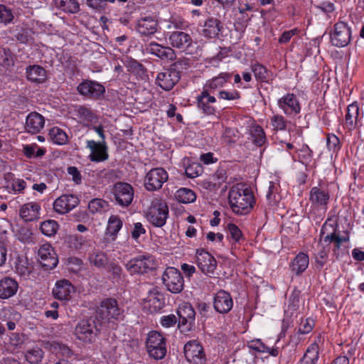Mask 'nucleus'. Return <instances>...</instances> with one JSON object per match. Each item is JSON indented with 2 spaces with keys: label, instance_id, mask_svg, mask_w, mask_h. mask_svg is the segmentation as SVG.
Wrapping results in <instances>:
<instances>
[{
  "label": "nucleus",
  "instance_id": "obj_57",
  "mask_svg": "<svg viewBox=\"0 0 364 364\" xmlns=\"http://www.w3.org/2000/svg\"><path fill=\"white\" fill-rule=\"evenodd\" d=\"M129 70L135 75H139L141 78H144L146 75V69L144 65L135 60L130 63Z\"/></svg>",
  "mask_w": 364,
  "mask_h": 364
},
{
  "label": "nucleus",
  "instance_id": "obj_12",
  "mask_svg": "<svg viewBox=\"0 0 364 364\" xmlns=\"http://www.w3.org/2000/svg\"><path fill=\"white\" fill-rule=\"evenodd\" d=\"M196 264L200 270L205 275L211 277L217 267L214 257L204 250L196 251Z\"/></svg>",
  "mask_w": 364,
  "mask_h": 364
},
{
  "label": "nucleus",
  "instance_id": "obj_37",
  "mask_svg": "<svg viewBox=\"0 0 364 364\" xmlns=\"http://www.w3.org/2000/svg\"><path fill=\"white\" fill-rule=\"evenodd\" d=\"M55 6L65 13L76 14L80 11V6L75 0H55Z\"/></svg>",
  "mask_w": 364,
  "mask_h": 364
},
{
  "label": "nucleus",
  "instance_id": "obj_53",
  "mask_svg": "<svg viewBox=\"0 0 364 364\" xmlns=\"http://www.w3.org/2000/svg\"><path fill=\"white\" fill-rule=\"evenodd\" d=\"M202 171V166L198 163H193L188 165L185 170L186 176L191 178L198 177Z\"/></svg>",
  "mask_w": 364,
  "mask_h": 364
},
{
  "label": "nucleus",
  "instance_id": "obj_61",
  "mask_svg": "<svg viewBox=\"0 0 364 364\" xmlns=\"http://www.w3.org/2000/svg\"><path fill=\"white\" fill-rule=\"evenodd\" d=\"M240 93L236 90L226 91L222 90L219 92V97L226 100H235L240 98Z\"/></svg>",
  "mask_w": 364,
  "mask_h": 364
},
{
  "label": "nucleus",
  "instance_id": "obj_27",
  "mask_svg": "<svg viewBox=\"0 0 364 364\" xmlns=\"http://www.w3.org/2000/svg\"><path fill=\"white\" fill-rule=\"evenodd\" d=\"M74 291V286L67 279L58 281L53 289L54 297L59 300H68L70 297V294Z\"/></svg>",
  "mask_w": 364,
  "mask_h": 364
},
{
  "label": "nucleus",
  "instance_id": "obj_5",
  "mask_svg": "<svg viewBox=\"0 0 364 364\" xmlns=\"http://www.w3.org/2000/svg\"><path fill=\"white\" fill-rule=\"evenodd\" d=\"M99 329L92 318L81 320L76 326L75 334L76 337L85 342L92 343L95 341Z\"/></svg>",
  "mask_w": 364,
  "mask_h": 364
},
{
  "label": "nucleus",
  "instance_id": "obj_9",
  "mask_svg": "<svg viewBox=\"0 0 364 364\" xmlns=\"http://www.w3.org/2000/svg\"><path fill=\"white\" fill-rule=\"evenodd\" d=\"M178 328L182 332H188L195 326L196 312L190 304H184L178 309Z\"/></svg>",
  "mask_w": 364,
  "mask_h": 364
},
{
  "label": "nucleus",
  "instance_id": "obj_42",
  "mask_svg": "<svg viewBox=\"0 0 364 364\" xmlns=\"http://www.w3.org/2000/svg\"><path fill=\"white\" fill-rule=\"evenodd\" d=\"M108 203L101 198H94L89 202L88 209L92 213H102L108 210Z\"/></svg>",
  "mask_w": 364,
  "mask_h": 364
},
{
  "label": "nucleus",
  "instance_id": "obj_50",
  "mask_svg": "<svg viewBox=\"0 0 364 364\" xmlns=\"http://www.w3.org/2000/svg\"><path fill=\"white\" fill-rule=\"evenodd\" d=\"M45 152L44 149L38 148L36 144L23 146V153L28 158L41 156L45 154Z\"/></svg>",
  "mask_w": 364,
  "mask_h": 364
},
{
  "label": "nucleus",
  "instance_id": "obj_51",
  "mask_svg": "<svg viewBox=\"0 0 364 364\" xmlns=\"http://www.w3.org/2000/svg\"><path fill=\"white\" fill-rule=\"evenodd\" d=\"M359 109L357 105L351 104L347 108L346 114V122L347 124L352 126L358 116Z\"/></svg>",
  "mask_w": 364,
  "mask_h": 364
},
{
  "label": "nucleus",
  "instance_id": "obj_39",
  "mask_svg": "<svg viewBox=\"0 0 364 364\" xmlns=\"http://www.w3.org/2000/svg\"><path fill=\"white\" fill-rule=\"evenodd\" d=\"M50 140L55 144L64 145L68 141V136L63 129L54 127L49 131Z\"/></svg>",
  "mask_w": 364,
  "mask_h": 364
},
{
  "label": "nucleus",
  "instance_id": "obj_59",
  "mask_svg": "<svg viewBox=\"0 0 364 364\" xmlns=\"http://www.w3.org/2000/svg\"><path fill=\"white\" fill-rule=\"evenodd\" d=\"M328 257V252L321 247L316 255V267L321 269L326 264Z\"/></svg>",
  "mask_w": 364,
  "mask_h": 364
},
{
  "label": "nucleus",
  "instance_id": "obj_26",
  "mask_svg": "<svg viewBox=\"0 0 364 364\" xmlns=\"http://www.w3.org/2000/svg\"><path fill=\"white\" fill-rule=\"evenodd\" d=\"M44 117L39 113L33 112L26 117L25 129L28 133L37 134L44 127Z\"/></svg>",
  "mask_w": 364,
  "mask_h": 364
},
{
  "label": "nucleus",
  "instance_id": "obj_46",
  "mask_svg": "<svg viewBox=\"0 0 364 364\" xmlns=\"http://www.w3.org/2000/svg\"><path fill=\"white\" fill-rule=\"evenodd\" d=\"M40 229L43 235L51 237L57 232L58 224L53 220H46L41 224Z\"/></svg>",
  "mask_w": 364,
  "mask_h": 364
},
{
  "label": "nucleus",
  "instance_id": "obj_45",
  "mask_svg": "<svg viewBox=\"0 0 364 364\" xmlns=\"http://www.w3.org/2000/svg\"><path fill=\"white\" fill-rule=\"evenodd\" d=\"M252 71L253 72L256 79L263 82L268 81L272 74L267 68L261 64H255L252 66Z\"/></svg>",
  "mask_w": 364,
  "mask_h": 364
},
{
  "label": "nucleus",
  "instance_id": "obj_25",
  "mask_svg": "<svg viewBox=\"0 0 364 364\" xmlns=\"http://www.w3.org/2000/svg\"><path fill=\"white\" fill-rule=\"evenodd\" d=\"M18 289L16 280L10 277H4L0 280V299H8L14 296Z\"/></svg>",
  "mask_w": 364,
  "mask_h": 364
},
{
  "label": "nucleus",
  "instance_id": "obj_22",
  "mask_svg": "<svg viewBox=\"0 0 364 364\" xmlns=\"http://www.w3.org/2000/svg\"><path fill=\"white\" fill-rule=\"evenodd\" d=\"M146 50L163 60H173L176 58L175 52L171 48L163 46L155 42L147 44Z\"/></svg>",
  "mask_w": 364,
  "mask_h": 364
},
{
  "label": "nucleus",
  "instance_id": "obj_33",
  "mask_svg": "<svg viewBox=\"0 0 364 364\" xmlns=\"http://www.w3.org/2000/svg\"><path fill=\"white\" fill-rule=\"evenodd\" d=\"M319 355V347L316 343H311L299 360V364H316Z\"/></svg>",
  "mask_w": 364,
  "mask_h": 364
},
{
  "label": "nucleus",
  "instance_id": "obj_62",
  "mask_svg": "<svg viewBox=\"0 0 364 364\" xmlns=\"http://www.w3.org/2000/svg\"><path fill=\"white\" fill-rule=\"evenodd\" d=\"M248 346L256 351L264 353L268 351L267 346L263 343L259 339L251 341Z\"/></svg>",
  "mask_w": 364,
  "mask_h": 364
},
{
  "label": "nucleus",
  "instance_id": "obj_44",
  "mask_svg": "<svg viewBox=\"0 0 364 364\" xmlns=\"http://www.w3.org/2000/svg\"><path fill=\"white\" fill-rule=\"evenodd\" d=\"M14 18V12L11 8L0 4V24L7 26L13 23Z\"/></svg>",
  "mask_w": 364,
  "mask_h": 364
},
{
  "label": "nucleus",
  "instance_id": "obj_34",
  "mask_svg": "<svg viewBox=\"0 0 364 364\" xmlns=\"http://www.w3.org/2000/svg\"><path fill=\"white\" fill-rule=\"evenodd\" d=\"M146 301L149 304V308L153 309L154 311H159L164 304L163 295L156 289L149 292Z\"/></svg>",
  "mask_w": 364,
  "mask_h": 364
},
{
  "label": "nucleus",
  "instance_id": "obj_48",
  "mask_svg": "<svg viewBox=\"0 0 364 364\" xmlns=\"http://www.w3.org/2000/svg\"><path fill=\"white\" fill-rule=\"evenodd\" d=\"M299 161L304 165L309 164L312 159V151L310 148L304 144L297 150Z\"/></svg>",
  "mask_w": 364,
  "mask_h": 364
},
{
  "label": "nucleus",
  "instance_id": "obj_32",
  "mask_svg": "<svg viewBox=\"0 0 364 364\" xmlns=\"http://www.w3.org/2000/svg\"><path fill=\"white\" fill-rule=\"evenodd\" d=\"M157 21L151 16L141 18L137 22V31L144 36L154 34L157 30Z\"/></svg>",
  "mask_w": 364,
  "mask_h": 364
},
{
  "label": "nucleus",
  "instance_id": "obj_3",
  "mask_svg": "<svg viewBox=\"0 0 364 364\" xmlns=\"http://www.w3.org/2000/svg\"><path fill=\"white\" fill-rule=\"evenodd\" d=\"M148 355L154 360L163 359L167 352L166 338L159 332L150 331L146 340Z\"/></svg>",
  "mask_w": 364,
  "mask_h": 364
},
{
  "label": "nucleus",
  "instance_id": "obj_6",
  "mask_svg": "<svg viewBox=\"0 0 364 364\" xmlns=\"http://www.w3.org/2000/svg\"><path fill=\"white\" fill-rule=\"evenodd\" d=\"M162 280L167 290L173 294L180 293L183 289V278L175 267H167L162 275Z\"/></svg>",
  "mask_w": 364,
  "mask_h": 364
},
{
  "label": "nucleus",
  "instance_id": "obj_41",
  "mask_svg": "<svg viewBox=\"0 0 364 364\" xmlns=\"http://www.w3.org/2000/svg\"><path fill=\"white\" fill-rule=\"evenodd\" d=\"M89 261L92 265L97 268H102L107 264L108 258L104 252L95 250L89 255Z\"/></svg>",
  "mask_w": 364,
  "mask_h": 364
},
{
  "label": "nucleus",
  "instance_id": "obj_2",
  "mask_svg": "<svg viewBox=\"0 0 364 364\" xmlns=\"http://www.w3.org/2000/svg\"><path fill=\"white\" fill-rule=\"evenodd\" d=\"M169 210L166 202L154 198L145 213L147 220L154 227L161 228L168 217Z\"/></svg>",
  "mask_w": 364,
  "mask_h": 364
},
{
  "label": "nucleus",
  "instance_id": "obj_18",
  "mask_svg": "<svg viewBox=\"0 0 364 364\" xmlns=\"http://www.w3.org/2000/svg\"><path fill=\"white\" fill-rule=\"evenodd\" d=\"M79 203L76 196L65 194L58 198L53 203V209L60 214H65L75 208Z\"/></svg>",
  "mask_w": 364,
  "mask_h": 364
},
{
  "label": "nucleus",
  "instance_id": "obj_52",
  "mask_svg": "<svg viewBox=\"0 0 364 364\" xmlns=\"http://www.w3.org/2000/svg\"><path fill=\"white\" fill-rule=\"evenodd\" d=\"M287 120L280 114H274L271 118V124L276 131H284L286 129Z\"/></svg>",
  "mask_w": 364,
  "mask_h": 364
},
{
  "label": "nucleus",
  "instance_id": "obj_49",
  "mask_svg": "<svg viewBox=\"0 0 364 364\" xmlns=\"http://www.w3.org/2000/svg\"><path fill=\"white\" fill-rule=\"evenodd\" d=\"M122 227V221L117 215H112L108 220L107 230L112 235H116Z\"/></svg>",
  "mask_w": 364,
  "mask_h": 364
},
{
  "label": "nucleus",
  "instance_id": "obj_11",
  "mask_svg": "<svg viewBox=\"0 0 364 364\" xmlns=\"http://www.w3.org/2000/svg\"><path fill=\"white\" fill-rule=\"evenodd\" d=\"M350 29L343 22H337L333 26V32L331 34L332 44L337 47H345L350 41Z\"/></svg>",
  "mask_w": 364,
  "mask_h": 364
},
{
  "label": "nucleus",
  "instance_id": "obj_63",
  "mask_svg": "<svg viewBox=\"0 0 364 364\" xmlns=\"http://www.w3.org/2000/svg\"><path fill=\"white\" fill-rule=\"evenodd\" d=\"M145 233L146 230L141 223H135L134 224L133 230L131 232V235L133 239L136 240L141 235H144Z\"/></svg>",
  "mask_w": 364,
  "mask_h": 364
},
{
  "label": "nucleus",
  "instance_id": "obj_10",
  "mask_svg": "<svg viewBox=\"0 0 364 364\" xmlns=\"http://www.w3.org/2000/svg\"><path fill=\"white\" fill-rule=\"evenodd\" d=\"M277 106L288 117H294L301 112L299 100L294 93H287L279 98Z\"/></svg>",
  "mask_w": 364,
  "mask_h": 364
},
{
  "label": "nucleus",
  "instance_id": "obj_60",
  "mask_svg": "<svg viewBox=\"0 0 364 364\" xmlns=\"http://www.w3.org/2000/svg\"><path fill=\"white\" fill-rule=\"evenodd\" d=\"M327 146L329 150L336 151L340 149V140L335 134H328L327 137Z\"/></svg>",
  "mask_w": 364,
  "mask_h": 364
},
{
  "label": "nucleus",
  "instance_id": "obj_20",
  "mask_svg": "<svg viewBox=\"0 0 364 364\" xmlns=\"http://www.w3.org/2000/svg\"><path fill=\"white\" fill-rule=\"evenodd\" d=\"M233 306V301L231 295L224 291H218L213 299V307L215 310L220 314L228 313Z\"/></svg>",
  "mask_w": 364,
  "mask_h": 364
},
{
  "label": "nucleus",
  "instance_id": "obj_35",
  "mask_svg": "<svg viewBox=\"0 0 364 364\" xmlns=\"http://www.w3.org/2000/svg\"><path fill=\"white\" fill-rule=\"evenodd\" d=\"M33 269L28 259L23 257H18L15 262V272L20 277L26 279L29 277Z\"/></svg>",
  "mask_w": 364,
  "mask_h": 364
},
{
  "label": "nucleus",
  "instance_id": "obj_8",
  "mask_svg": "<svg viewBox=\"0 0 364 364\" xmlns=\"http://www.w3.org/2000/svg\"><path fill=\"white\" fill-rule=\"evenodd\" d=\"M167 180L168 173L164 168H152L145 176L144 186L147 191H154L160 189Z\"/></svg>",
  "mask_w": 364,
  "mask_h": 364
},
{
  "label": "nucleus",
  "instance_id": "obj_15",
  "mask_svg": "<svg viewBox=\"0 0 364 364\" xmlns=\"http://www.w3.org/2000/svg\"><path fill=\"white\" fill-rule=\"evenodd\" d=\"M184 354L189 363L203 364L205 361V353L203 347L196 341H188L185 345Z\"/></svg>",
  "mask_w": 364,
  "mask_h": 364
},
{
  "label": "nucleus",
  "instance_id": "obj_4",
  "mask_svg": "<svg viewBox=\"0 0 364 364\" xmlns=\"http://www.w3.org/2000/svg\"><path fill=\"white\" fill-rule=\"evenodd\" d=\"M131 275L144 274L154 269V261L151 256L140 255L129 260L125 264Z\"/></svg>",
  "mask_w": 364,
  "mask_h": 364
},
{
  "label": "nucleus",
  "instance_id": "obj_43",
  "mask_svg": "<svg viewBox=\"0 0 364 364\" xmlns=\"http://www.w3.org/2000/svg\"><path fill=\"white\" fill-rule=\"evenodd\" d=\"M269 205L276 204L280 199L279 185L277 183L269 182L268 191L266 194Z\"/></svg>",
  "mask_w": 364,
  "mask_h": 364
},
{
  "label": "nucleus",
  "instance_id": "obj_24",
  "mask_svg": "<svg viewBox=\"0 0 364 364\" xmlns=\"http://www.w3.org/2000/svg\"><path fill=\"white\" fill-rule=\"evenodd\" d=\"M223 26L218 18L209 16L202 26L201 34L205 37L213 38L218 36Z\"/></svg>",
  "mask_w": 364,
  "mask_h": 364
},
{
  "label": "nucleus",
  "instance_id": "obj_38",
  "mask_svg": "<svg viewBox=\"0 0 364 364\" xmlns=\"http://www.w3.org/2000/svg\"><path fill=\"white\" fill-rule=\"evenodd\" d=\"M175 198L182 203H191L196 200L194 191L187 188H181L175 193Z\"/></svg>",
  "mask_w": 364,
  "mask_h": 364
},
{
  "label": "nucleus",
  "instance_id": "obj_29",
  "mask_svg": "<svg viewBox=\"0 0 364 364\" xmlns=\"http://www.w3.org/2000/svg\"><path fill=\"white\" fill-rule=\"evenodd\" d=\"M41 205L36 202H29L21 205L20 217L26 222L33 221L40 218Z\"/></svg>",
  "mask_w": 364,
  "mask_h": 364
},
{
  "label": "nucleus",
  "instance_id": "obj_56",
  "mask_svg": "<svg viewBox=\"0 0 364 364\" xmlns=\"http://www.w3.org/2000/svg\"><path fill=\"white\" fill-rule=\"evenodd\" d=\"M314 326V319L308 318L301 321L298 331L301 334H307L312 331Z\"/></svg>",
  "mask_w": 364,
  "mask_h": 364
},
{
  "label": "nucleus",
  "instance_id": "obj_16",
  "mask_svg": "<svg viewBox=\"0 0 364 364\" xmlns=\"http://www.w3.org/2000/svg\"><path fill=\"white\" fill-rule=\"evenodd\" d=\"M180 77V73L178 70L167 69L157 75L156 82L163 90L168 91L179 81Z\"/></svg>",
  "mask_w": 364,
  "mask_h": 364
},
{
  "label": "nucleus",
  "instance_id": "obj_7",
  "mask_svg": "<svg viewBox=\"0 0 364 364\" xmlns=\"http://www.w3.org/2000/svg\"><path fill=\"white\" fill-rule=\"evenodd\" d=\"M122 310L117 301L114 299H105L100 302L96 309L97 317L107 321L111 319L117 320L122 316Z\"/></svg>",
  "mask_w": 364,
  "mask_h": 364
},
{
  "label": "nucleus",
  "instance_id": "obj_14",
  "mask_svg": "<svg viewBox=\"0 0 364 364\" xmlns=\"http://www.w3.org/2000/svg\"><path fill=\"white\" fill-rule=\"evenodd\" d=\"M38 255L40 263L46 269H52L57 266L58 259L53 248L50 244L46 243L42 245L38 250Z\"/></svg>",
  "mask_w": 364,
  "mask_h": 364
},
{
  "label": "nucleus",
  "instance_id": "obj_19",
  "mask_svg": "<svg viewBox=\"0 0 364 364\" xmlns=\"http://www.w3.org/2000/svg\"><path fill=\"white\" fill-rule=\"evenodd\" d=\"M87 148L90 150L88 158L91 161L101 162L107 160L109 157L107 146L105 141L96 142L94 140H88L87 141Z\"/></svg>",
  "mask_w": 364,
  "mask_h": 364
},
{
  "label": "nucleus",
  "instance_id": "obj_54",
  "mask_svg": "<svg viewBox=\"0 0 364 364\" xmlns=\"http://www.w3.org/2000/svg\"><path fill=\"white\" fill-rule=\"evenodd\" d=\"M86 4L93 10L102 12L107 6V0H86Z\"/></svg>",
  "mask_w": 364,
  "mask_h": 364
},
{
  "label": "nucleus",
  "instance_id": "obj_17",
  "mask_svg": "<svg viewBox=\"0 0 364 364\" xmlns=\"http://www.w3.org/2000/svg\"><path fill=\"white\" fill-rule=\"evenodd\" d=\"M329 199L330 195L328 189L317 186L311 188L309 200L315 208L326 210Z\"/></svg>",
  "mask_w": 364,
  "mask_h": 364
},
{
  "label": "nucleus",
  "instance_id": "obj_55",
  "mask_svg": "<svg viewBox=\"0 0 364 364\" xmlns=\"http://www.w3.org/2000/svg\"><path fill=\"white\" fill-rule=\"evenodd\" d=\"M87 240L85 237L79 235H74L70 237V246L75 250H81L82 247L85 245Z\"/></svg>",
  "mask_w": 364,
  "mask_h": 364
},
{
  "label": "nucleus",
  "instance_id": "obj_40",
  "mask_svg": "<svg viewBox=\"0 0 364 364\" xmlns=\"http://www.w3.org/2000/svg\"><path fill=\"white\" fill-rule=\"evenodd\" d=\"M251 139L252 142L261 146L264 145L267 141L266 136L263 129L259 125H253L250 129Z\"/></svg>",
  "mask_w": 364,
  "mask_h": 364
},
{
  "label": "nucleus",
  "instance_id": "obj_13",
  "mask_svg": "<svg viewBox=\"0 0 364 364\" xmlns=\"http://www.w3.org/2000/svg\"><path fill=\"white\" fill-rule=\"evenodd\" d=\"M113 193L115 200L122 206L129 205L133 200V188L127 183H117L114 186Z\"/></svg>",
  "mask_w": 364,
  "mask_h": 364
},
{
  "label": "nucleus",
  "instance_id": "obj_21",
  "mask_svg": "<svg viewBox=\"0 0 364 364\" xmlns=\"http://www.w3.org/2000/svg\"><path fill=\"white\" fill-rule=\"evenodd\" d=\"M77 91L84 96L99 98L105 92V88L95 81L85 80L77 86Z\"/></svg>",
  "mask_w": 364,
  "mask_h": 364
},
{
  "label": "nucleus",
  "instance_id": "obj_47",
  "mask_svg": "<svg viewBox=\"0 0 364 364\" xmlns=\"http://www.w3.org/2000/svg\"><path fill=\"white\" fill-rule=\"evenodd\" d=\"M26 359L31 364H38L43 358V351L40 348H33L26 351Z\"/></svg>",
  "mask_w": 364,
  "mask_h": 364
},
{
  "label": "nucleus",
  "instance_id": "obj_28",
  "mask_svg": "<svg viewBox=\"0 0 364 364\" xmlns=\"http://www.w3.org/2000/svg\"><path fill=\"white\" fill-rule=\"evenodd\" d=\"M170 44L176 48L183 50L188 48L193 42L191 36L183 31H175L170 34L168 38Z\"/></svg>",
  "mask_w": 364,
  "mask_h": 364
},
{
  "label": "nucleus",
  "instance_id": "obj_58",
  "mask_svg": "<svg viewBox=\"0 0 364 364\" xmlns=\"http://www.w3.org/2000/svg\"><path fill=\"white\" fill-rule=\"evenodd\" d=\"M227 230L234 242H238L242 236V232L240 228L232 223H229L227 226Z\"/></svg>",
  "mask_w": 364,
  "mask_h": 364
},
{
  "label": "nucleus",
  "instance_id": "obj_31",
  "mask_svg": "<svg viewBox=\"0 0 364 364\" xmlns=\"http://www.w3.org/2000/svg\"><path fill=\"white\" fill-rule=\"evenodd\" d=\"M231 75L227 73H221L218 76L214 77L206 81L203 85V90L209 94L215 92L217 90L223 87L230 79Z\"/></svg>",
  "mask_w": 364,
  "mask_h": 364
},
{
  "label": "nucleus",
  "instance_id": "obj_1",
  "mask_svg": "<svg viewBox=\"0 0 364 364\" xmlns=\"http://www.w3.org/2000/svg\"><path fill=\"white\" fill-rule=\"evenodd\" d=\"M228 200L232 210L237 215L249 213L255 203L252 192L239 185L231 188L228 193Z\"/></svg>",
  "mask_w": 364,
  "mask_h": 364
},
{
  "label": "nucleus",
  "instance_id": "obj_23",
  "mask_svg": "<svg viewBox=\"0 0 364 364\" xmlns=\"http://www.w3.org/2000/svg\"><path fill=\"white\" fill-rule=\"evenodd\" d=\"M198 108L207 115H213L215 112V108L213 104L216 102V98L210 95L206 91H202L196 97Z\"/></svg>",
  "mask_w": 364,
  "mask_h": 364
},
{
  "label": "nucleus",
  "instance_id": "obj_36",
  "mask_svg": "<svg viewBox=\"0 0 364 364\" xmlns=\"http://www.w3.org/2000/svg\"><path fill=\"white\" fill-rule=\"evenodd\" d=\"M309 264V257L303 252L299 253L291 262L292 271L296 274L304 272Z\"/></svg>",
  "mask_w": 364,
  "mask_h": 364
},
{
  "label": "nucleus",
  "instance_id": "obj_64",
  "mask_svg": "<svg viewBox=\"0 0 364 364\" xmlns=\"http://www.w3.org/2000/svg\"><path fill=\"white\" fill-rule=\"evenodd\" d=\"M177 322V318L173 314L164 316L161 318V324L165 328H169L175 326Z\"/></svg>",
  "mask_w": 364,
  "mask_h": 364
},
{
  "label": "nucleus",
  "instance_id": "obj_30",
  "mask_svg": "<svg viewBox=\"0 0 364 364\" xmlns=\"http://www.w3.org/2000/svg\"><path fill=\"white\" fill-rule=\"evenodd\" d=\"M26 75L28 80L35 84H42L47 80V72L38 65H29L26 68Z\"/></svg>",
  "mask_w": 364,
  "mask_h": 364
}]
</instances>
